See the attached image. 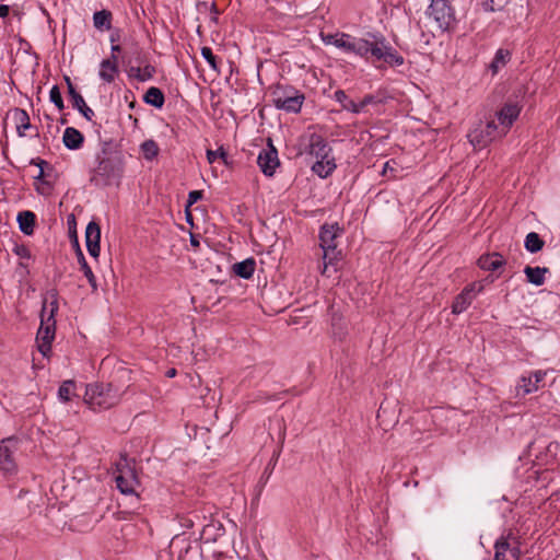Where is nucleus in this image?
<instances>
[{
	"mask_svg": "<svg viewBox=\"0 0 560 560\" xmlns=\"http://www.w3.org/2000/svg\"><path fill=\"white\" fill-rule=\"evenodd\" d=\"M117 55H112L110 58L104 59L100 65V78L107 83H112L118 73Z\"/></svg>",
	"mask_w": 560,
	"mask_h": 560,
	"instance_id": "20",
	"label": "nucleus"
},
{
	"mask_svg": "<svg viewBox=\"0 0 560 560\" xmlns=\"http://www.w3.org/2000/svg\"><path fill=\"white\" fill-rule=\"evenodd\" d=\"M122 173V165L119 156L107 153L103 150L97 155V166L92 171L90 183L98 188L109 186L117 182Z\"/></svg>",
	"mask_w": 560,
	"mask_h": 560,
	"instance_id": "3",
	"label": "nucleus"
},
{
	"mask_svg": "<svg viewBox=\"0 0 560 560\" xmlns=\"http://www.w3.org/2000/svg\"><path fill=\"white\" fill-rule=\"evenodd\" d=\"M120 396L112 384H90L86 386L84 401L93 410H105L118 402Z\"/></svg>",
	"mask_w": 560,
	"mask_h": 560,
	"instance_id": "4",
	"label": "nucleus"
},
{
	"mask_svg": "<svg viewBox=\"0 0 560 560\" xmlns=\"http://www.w3.org/2000/svg\"><path fill=\"white\" fill-rule=\"evenodd\" d=\"M18 223L20 230L25 235H32L34 233L35 222H36V215L32 211H22L18 214Z\"/></svg>",
	"mask_w": 560,
	"mask_h": 560,
	"instance_id": "24",
	"label": "nucleus"
},
{
	"mask_svg": "<svg viewBox=\"0 0 560 560\" xmlns=\"http://www.w3.org/2000/svg\"><path fill=\"white\" fill-rule=\"evenodd\" d=\"M342 231L338 224H324L319 232V245L323 250L332 253L337 249L336 238L340 236Z\"/></svg>",
	"mask_w": 560,
	"mask_h": 560,
	"instance_id": "17",
	"label": "nucleus"
},
{
	"mask_svg": "<svg viewBox=\"0 0 560 560\" xmlns=\"http://www.w3.org/2000/svg\"><path fill=\"white\" fill-rule=\"evenodd\" d=\"M280 438H281V441L284 439V430H282L281 428H280Z\"/></svg>",
	"mask_w": 560,
	"mask_h": 560,
	"instance_id": "53",
	"label": "nucleus"
},
{
	"mask_svg": "<svg viewBox=\"0 0 560 560\" xmlns=\"http://www.w3.org/2000/svg\"><path fill=\"white\" fill-rule=\"evenodd\" d=\"M273 105L288 113H299L305 100L304 94L291 85H276L271 92Z\"/></svg>",
	"mask_w": 560,
	"mask_h": 560,
	"instance_id": "5",
	"label": "nucleus"
},
{
	"mask_svg": "<svg viewBox=\"0 0 560 560\" xmlns=\"http://www.w3.org/2000/svg\"><path fill=\"white\" fill-rule=\"evenodd\" d=\"M334 100L338 102L343 109L349 110L353 114L360 113V108L357 107V103L350 100L343 90L335 91Z\"/></svg>",
	"mask_w": 560,
	"mask_h": 560,
	"instance_id": "31",
	"label": "nucleus"
},
{
	"mask_svg": "<svg viewBox=\"0 0 560 560\" xmlns=\"http://www.w3.org/2000/svg\"><path fill=\"white\" fill-rule=\"evenodd\" d=\"M84 141L83 135L73 127H67L63 132L62 142L69 150H78Z\"/></svg>",
	"mask_w": 560,
	"mask_h": 560,
	"instance_id": "22",
	"label": "nucleus"
},
{
	"mask_svg": "<svg viewBox=\"0 0 560 560\" xmlns=\"http://www.w3.org/2000/svg\"><path fill=\"white\" fill-rule=\"evenodd\" d=\"M109 40H110L112 45L116 44L119 40L118 32H113L110 34Z\"/></svg>",
	"mask_w": 560,
	"mask_h": 560,
	"instance_id": "48",
	"label": "nucleus"
},
{
	"mask_svg": "<svg viewBox=\"0 0 560 560\" xmlns=\"http://www.w3.org/2000/svg\"><path fill=\"white\" fill-rule=\"evenodd\" d=\"M549 272V269L546 267H530L526 266L524 268V273L526 275L527 281L534 285H542L545 283V276Z\"/></svg>",
	"mask_w": 560,
	"mask_h": 560,
	"instance_id": "25",
	"label": "nucleus"
},
{
	"mask_svg": "<svg viewBox=\"0 0 560 560\" xmlns=\"http://www.w3.org/2000/svg\"><path fill=\"white\" fill-rule=\"evenodd\" d=\"M77 246H79L77 244ZM77 258L78 262L80 265V269L83 271L85 278L88 279V282L90 283L93 291L97 289L96 278L91 269V267L88 265L86 259L81 250L80 247L77 248Z\"/></svg>",
	"mask_w": 560,
	"mask_h": 560,
	"instance_id": "27",
	"label": "nucleus"
},
{
	"mask_svg": "<svg viewBox=\"0 0 560 560\" xmlns=\"http://www.w3.org/2000/svg\"><path fill=\"white\" fill-rule=\"evenodd\" d=\"M144 102L149 105H152L156 108H161L164 105L165 97L163 92L155 86H151L144 94Z\"/></svg>",
	"mask_w": 560,
	"mask_h": 560,
	"instance_id": "30",
	"label": "nucleus"
},
{
	"mask_svg": "<svg viewBox=\"0 0 560 560\" xmlns=\"http://www.w3.org/2000/svg\"><path fill=\"white\" fill-rule=\"evenodd\" d=\"M15 253L21 258H30L31 257V253H30L28 248H26L25 246L16 247Z\"/></svg>",
	"mask_w": 560,
	"mask_h": 560,
	"instance_id": "44",
	"label": "nucleus"
},
{
	"mask_svg": "<svg viewBox=\"0 0 560 560\" xmlns=\"http://www.w3.org/2000/svg\"><path fill=\"white\" fill-rule=\"evenodd\" d=\"M483 290L479 282L468 284L454 300L452 311L454 314H460L468 308L474 299Z\"/></svg>",
	"mask_w": 560,
	"mask_h": 560,
	"instance_id": "15",
	"label": "nucleus"
},
{
	"mask_svg": "<svg viewBox=\"0 0 560 560\" xmlns=\"http://www.w3.org/2000/svg\"><path fill=\"white\" fill-rule=\"evenodd\" d=\"M110 49H112V55H116L121 51V47L118 44L112 45Z\"/></svg>",
	"mask_w": 560,
	"mask_h": 560,
	"instance_id": "49",
	"label": "nucleus"
},
{
	"mask_svg": "<svg viewBox=\"0 0 560 560\" xmlns=\"http://www.w3.org/2000/svg\"><path fill=\"white\" fill-rule=\"evenodd\" d=\"M49 100L51 103L55 104V106L59 109V110H62L65 108V104H63V101H62V97H61V93H60V89L58 85H54L51 89H50V92H49Z\"/></svg>",
	"mask_w": 560,
	"mask_h": 560,
	"instance_id": "40",
	"label": "nucleus"
},
{
	"mask_svg": "<svg viewBox=\"0 0 560 560\" xmlns=\"http://www.w3.org/2000/svg\"><path fill=\"white\" fill-rule=\"evenodd\" d=\"M16 450L18 440L13 436L3 439L0 442V470L4 475H14L18 470L13 456Z\"/></svg>",
	"mask_w": 560,
	"mask_h": 560,
	"instance_id": "10",
	"label": "nucleus"
},
{
	"mask_svg": "<svg viewBox=\"0 0 560 560\" xmlns=\"http://www.w3.org/2000/svg\"><path fill=\"white\" fill-rule=\"evenodd\" d=\"M115 467L114 474L117 488L121 493L135 494L138 499L136 489L139 486V480L135 467L131 465L128 457L126 455H121L119 460L115 463Z\"/></svg>",
	"mask_w": 560,
	"mask_h": 560,
	"instance_id": "6",
	"label": "nucleus"
},
{
	"mask_svg": "<svg viewBox=\"0 0 560 560\" xmlns=\"http://www.w3.org/2000/svg\"><path fill=\"white\" fill-rule=\"evenodd\" d=\"M522 110V105L517 101H508L495 113L497 125L506 135L514 121L518 118Z\"/></svg>",
	"mask_w": 560,
	"mask_h": 560,
	"instance_id": "11",
	"label": "nucleus"
},
{
	"mask_svg": "<svg viewBox=\"0 0 560 560\" xmlns=\"http://www.w3.org/2000/svg\"><path fill=\"white\" fill-rule=\"evenodd\" d=\"M370 36L372 40L352 36L346 52L354 54L365 59H369L371 56L376 60H383L392 67L404 65V57L390 46L382 34H370Z\"/></svg>",
	"mask_w": 560,
	"mask_h": 560,
	"instance_id": "1",
	"label": "nucleus"
},
{
	"mask_svg": "<svg viewBox=\"0 0 560 560\" xmlns=\"http://www.w3.org/2000/svg\"><path fill=\"white\" fill-rule=\"evenodd\" d=\"M217 424L218 422H201V424L190 422L186 425V430L189 435L194 432V439L202 441L209 448L211 443L226 435L232 429L228 424L225 428L218 430Z\"/></svg>",
	"mask_w": 560,
	"mask_h": 560,
	"instance_id": "9",
	"label": "nucleus"
},
{
	"mask_svg": "<svg viewBox=\"0 0 560 560\" xmlns=\"http://www.w3.org/2000/svg\"><path fill=\"white\" fill-rule=\"evenodd\" d=\"M545 242L541 240L539 234L536 232H530L525 237V248L534 254L542 249Z\"/></svg>",
	"mask_w": 560,
	"mask_h": 560,
	"instance_id": "34",
	"label": "nucleus"
},
{
	"mask_svg": "<svg viewBox=\"0 0 560 560\" xmlns=\"http://www.w3.org/2000/svg\"><path fill=\"white\" fill-rule=\"evenodd\" d=\"M482 9L487 12H493L495 9L493 7V0H482Z\"/></svg>",
	"mask_w": 560,
	"mask_h": 560,
	"instance_id": "45",
	"label": "nucleus"
},
{
	"mask_svg": "<svg viewBox=\"0 0 560 560\" xmlns=\"http://www.w3.org/2000/svg\"><path fill=\"white\" fill-rule=\"evenodd\" d=\"M141 151L147 160H153L159 154V147L154 140H145L141 144Z\"/></svg>",
	"mask_w": 560,
	"mask_h": 560,
	"instance_id": "37",
	"label": "nucleus"
},
{
	"mask_svg": "<svg viewBox=\"0 0 560 560\" xmlns=\"http://www.w3.org/2000/svg\"><path fill=\"white\" fill-rule=\"evenodd\" d=\"M16 129L20 136H24V130L31 128L30 117L24 109H16L14 115Z\"/></svg>",
	"mask_w": 560,
	"mask_h": 560,
	"instance_id": "36",
	"label": "nucleus"
},
{
	"mask_svg": "<svg viewBox=\"0 0 560 560\" xmlns=\"http://www.w3.org/2000/svg\"><path fill=\"white\" fill-rule=\"evenodd\" d=\"M191 244H192V245H195V246H197V245H198V242H197V241H195V238H194V237H191Z\"/></svg>",
	"mask_w": 560,
	"mask_h": 560,
	"instance_id": "55",
	"label": "nucleus"
},
{
	"mask_svg": "<svg viewBox=\"0 0 560 560\" xmlns=\"http://www.w3.org/2000/svg\"><path fill=\"white\" fill-rule=\"evenodd\" d=\"M201 198H202V191L201 190H191L188 194V206H191V205L196 203Z\"/></svg>",
	"mask_w": 560,
	"mask_h": 560,
	"instance_id": "43",
	"label": "nucleus"
},
{
	"mask_svg": "<svg viewBox=\"0 0 560 560\" xmlns=\"http://www.w3.org/2000/svg\"><path fill=\"white\" fill-rule=\"evenodd\" d=\"M494 549V560H518L520 558L517 540L511 532L495 541Z\"/></svg>",
	"mask_w": 560,
	"mask_h": 560,
	"instance_id": "12",
	"label": "nucleus"
},
{
	"mask_svg": "<svg viewBox=\"0 0 560 560\" xmlns=\"http://www.w3.org/2000/svg\"><path fill=\"white\" fill-rule=\"evenodd\" d=\"M504 132L497 125L495 119L479 122L469 133L468 140L476 149L486 148L492 141L504 137Z\"/></svg>",
	"mask_w": 560,
	"mask_h": 560,
	"instance_id": "7",
	"label": "nucleus"
},
{
	"mask_svg": "<svg viewBox=\"0 0 560 560\" xmlns=\"http://www.w3.org/2000/svg\"><path fill=\"white\" fill-rule=\"evenodd\" d=\"M324 252V255H323V260H324V266H323V270H322V273L329 277L330 273H329V269L332 268L334 271H337L338 270V262H339V256H340V252H337V249H335L332 253H328V249L327 250H323Z\"/></svg>",
	"mask_w": 560,
	"mask_h": 560,
	"instance_id": "29",
	"label": "nucleus"
},
{
	"mask_svg": "<svg viewBox=\"0 0 560 560\" xmlns=\"http://www.w3.org/2000/svg\"><path fill=\"white\" fill-rule=\"evenodd\" d=\"M546 375L547 371L542 370L530 372L528 375H522L515 386V396L524 397L537 392L540 388V384L546 378Z\"/></svg>",
	"mask_w": 560,
	"mask_h": 560,
	"instance_id": "13",
	"label": "nucleus"
},
{
	"mask_svg": "<svg viewBox=\"0 0 560 560\" xmlns=\"http://www.w3.org/2000/svg\"><path fill=\"white\" fill-rule=\"evenodd\" d=\"M376 103V98L373 95H365L360 103H357V107L360 108V113L363 108L370 104Z\"/></svg>",
	"mask_w": 560,
	"mask_h": 560,
	"instance_id": "42",
	"label": "nucleus"
},
{
	"mask_svg": "<svg viewBox=\"0 0 560 560\" xmlns=\"http://www.w3.org/2000/svg\"><path fill=\"white\" fill-rule=\"evenodd\" d=\"M306 152L315 159H325L332 155L331 147L326 139L318 133H312L310 136Z\"/></svg>",
	"mask_w": 560,
	"mask_h": 560,
	"instance_id": "16",
	"label": "nucleus"
},
{
	"mask_svg": "<svg viewBox=\"0 0 560 560\" xmlns=\"http://www.w3.org/2000/svg\"><path fill=\"white\" fill-rule=\"evenodd\" d=\"M201 56L206 59V61L209 63V66L212 68V69H217V61H215V56L212 51V49L210 47H202L201 48Z\"/></svg>",
	"mask_w": 560,
	"mask_h": 560,
	"instance_id": "41",
	"label": "nucleus"
},
{
	"mask_svg": "<svg viewBox=\"0 0 560 560\" xmlns=\"http://www.w3.org/2000/svg\"><path fill=\"white\" fill-rule=\"evenodd\" d=\"M257 163L260 171L266 176H272L280 165V161L278 158V151L269 141L267 148L262 149L257 158Z\"/></svg>",
	"mask_w": 560,
	"mask_h": 560,
	"instance_id": "14",
	"label": "nucleus"
},
{
	"mask_svg": "<svg viewBox=\"0 0 560 560\" xmlns=\"http://www.w3.org/2000/svg\"><path fill=\"white\" fill-rule=\"evenodd\" d=\"M75 383L71 380L65 381L58 389V398L67 402L71 399V396L75 395Z\"/></svg>",
	"mask_w": 560,
	"mask_h": 560,
	"instance_id": "35",
	"label": "nucleus"
},
{
	"mask_svg": "<svg viewBox=\"0 0 560 560\" xmlns=\"http://www.w3.org/2000/svg\"><path fill=\"white\" fill-rule=\"evenodd\" d=\"M218 159H221L225 165L229 164L228 153L223 148H219L218 150H207V160L210 164L214 163Z\"/></svg>",
	"mask_w": 560,
	"mask_h": 560,
	"instance_id": "38",
	"label": "nucleus"
},
{
	"mask_svg": "<svg viewBox=\"0 0 560 560\" xmlns=\"http://www.w3.org/2000/svg\"><path fill=\"white\" fill-rule=\"evenodd\" d=\"M42 164H45V162H44V161H40L38 165H39V166H42ZM43 173H44V172H43V167H40V171H39V174H38V176H37V177L43 176Z\"/></svg>",
	"mask_w": 560,
	"mask_h": 560,
	"instance_id": "52",
	"label": "nucleus"
},
{
	"mask_svg": "<svg viewBox=\"0 0 560 560\" xmlns=\"http://www.w3.org/2000/svg\"><path fill=\"white\" fill-rule=\"evenodd\" d=\"M58 312V292L55 289L48 290L43 298L40 312V326L37 331V347L39 352L47 357L51 350V342L56 332V313Z\"/></svg>",
	"mask_w": 560,
	"mask_h": 560,
	"instance_id": "2",
	"label": "nucleus"
},
{
	"mask_svg": "<svg viewBox=\"0 0 560 560\" xmlns=\"http://www.w3.org/2000/svg\"><path fill=\"white\" fill-rule=\"evenodd\" d=\"M336 167L337 165L335 158L331 155L325 159H316V162L312 166V171L320 178H326L332 174Z\"/></svg>",
	"mask_w": 560,
	"mask_h": 560,
	"instance_id": "21",
	"label": "nucleus"
},
{
	"mask_svg": "<svg viewBox=\"0 0 560 560\" xmlns=\"http://www.w3.org/2000/svg\"><path fill=\"white\" fill-rule=\"evenodd\" d=\"M176 375V370L175 369H170L167 372H166V376L167 377H174Z\"/></svg>",
	"mask_w": 560,
	"mask_h": 560,
	"instance_id": "50",
	"label": "nucleus"
},
{
	"mask_svg": "<svg viewBox=\"0 0 560 560\" xmlns=\"http://www.w3.org/2000/svg\"><path fill=\"white\" fill-rule=\"evenodd\" d=\"M70 221H74V215L71 214L69 218H68V223H70Z\"/></svg>",
	"mask_w": 560,
	"mask_h": 560,
	"instance_id": "54",
	"label": "nucleus"
},
{
	"mask_svg": "<svg viewBox=\"0 0 560 560\" xmlns=\"http://www.w3.org/2000/svg\"><path fill=\"white\" fill-rule=\"evenodd\" d=\"M68 86V93L73 108L78 109L80 114L88 120H92L94 112L86 105L83 96L75 90L69 77H65Z\"/></svg>",
	"mask_w": 560,
	"mask_h": 560,
	"instance_id": "18",
	"label": "nucleus"
},
{
	"mask_svg": "<svg viewBox=\"0 0 560 560\" xmlns=\"http://www.w3.org/2000/svg\"><path fill=\"white\" fill-rule=\"evenodd\" d=\"M93 24L97 30L112 27V13L107 10L96 11L93 15Z\"/></svg>",
	"mask_w": 560,
	"mask_h": 560,
	"instance_id": "33",
	"label": "nucleus"
},
{
	"mask_svg": "<svg viewBox=\"0 0 560 560\" xmlns=\"http://www.w3.org/2000/svg\"><path fill=\"white\" fill-rule=\"evenodd\" d=\"M511 59V52L506 49H498L489 68L495 74Z\"/></svg>",
	"mask_w": 560,
	"mask_h": 560,
	"instance_id": "32",
	"label": "nucleus"
},
{
	"mask_svg": "<svg viewBox=\"0 0 560 560\" xmlns=\"http://www.w3.org/2000/svg\"><path fill=\"white\" fill-rule=\"evenodd\" d=\"M332 327H334V329H332L334 336L337 337L338 339H342L345 334H346L343 328L342 327L336 328V324L335 323L332 324Z\"/></svg>",
	"mask_w": 560,
	"mask_h": 560,
	"instance_id": "46",
	"label": "nucleus"
},
{
	"mask_svg": "<svg viewBox=\"0 0 560 560\" xmlns=\"http://www.w3.org/2000/svg\"><path fill=\"white\" fill-rule=\"evenodd\" d=\"M505 264L504 258L499 253L482 255L478 259V266L488 271H494Z\"/></svg>",
	"mask_w": 560,
	"mask_h": 560,
	"instance_id": "23",
	"label": "nucleus"
},
{
	"mask_svg": "<svg viewBox=\"0 0 560 560\" xmlns=\"http://www.w3.org/2000/svg\"><path fill=\"white\" fill-rule=\"evenodd\" d=\"M352 35L346 33L328 34L323 40L326 45H332L342 51H347Z\"/></svg>",
	"mask_w": 560,
	"mask_h": 560,
	"instance_id": "26",
	"label": "nucleus"
},
{
	"mask_svg": "<svg viewBox=\"0 0 560 560\" xmlns=\"http://www.w3.org/2000/svg\"><path fill=\"white\" fill-rule=\"evenodd\" d=\"M429 18L433 19L440 31H450L456 22L455 13L448 0H431L427 10Z\"/></svg>",
	"mask_w": 560,
	"mask_h": 560,
	"instance_id": "8",
	"label": "nucleus"
},
{
	"mask_svg": "<svg viewBox=\"0 0 560 560\" xmlns=\"http://www.w3.org/2000/svg\"><path fill=\"white\" fill-rule=\"evenodd\" d=\"M101 229L100 225L91 221L85 229V244L89 254L97 258L100 256Z\"/></svg>",
	"mask_w": 560,
	"mask_h": 560,
	"instance_id": "19",
	"label": "nucleus"
},
{
	"mask_svg": "<svg viewBox=\"0 0 560 560\" xmlns=\"http://www.w3.org/2000/svg\"><path fill=\"white\" fill-rule=\"evenodd\" d=\"M211 10H212V12H214L215 14H218V13H219L218 8H217V4H215V3H212Z\"/></svg>",
	"mask_w": 560,
	"mask_h": 560,
	"instance_id": "51",
	"label": "nucleus"
},
{
	"mask_svg": "<svg viewBox=\"0 0 560 560\" xmlns=\"http://www.w3.org/2000/svg\"><path fill=\"white\" fill-rule=\"evenodd\" d=\"M9 11H10L9 5H7V4H0V18H5V16H8Z\"/></svg>",
	"mask_w": 560,
	"mask_h": 560,
	"instance_id": "47",
	"label": "nucleus"
},
{
	"mask_svg": "<svg viewBox=\"0 0 560 560\" xmlns=\"http://www.w3.org/2000/svg\"><path fill=\"white\" fill-rule=\"evenodd\" d=\"M256 262L253 258L245 259L243 261L236 262L233 266V271L236 276L243 279H249L255 271Z\"/></svg>",
	"mask_w": 560,
	"mask_h": 560,
	"instance_id": "28",
	"label": "nucleus"
},
{
	"mask_svg": "<svg viewBox=\"0 0 560 560\" xmlns=\"http://www.w3.org/2000/svg\"><path fill=\"white\" fill-rule=\"evenodd\" d=\"M153 71H154L153 68L150 66H147L143 69H141V68H132L131 69L132 75L141 82L149 80L152 77Z\"/></svg>",
	"mask_w": 560,
	"mask_h": 560,
	"instance_id": "39",
	"label": "nucleus"
}]
</instances>
